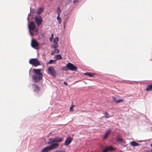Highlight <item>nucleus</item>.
Listing matches in <instances>:
<instances>
[{
  "label": "nucleus",
  "instance_id": "1",
  "mask_svg": "<svg viewBox=\"0 0 152 152\" xmlns=\"http://www.w3.org/2000/svg\"><path fill=\"white\" fill-rule=\"evenodd\" d=\"M33 74L32 76L33 81L34 83H37L42 79L43 75L41 72L40 69H34Z\"/></svg>",
  "mask_w": 152,
  "mask_h": 152
},
{
  "label": "nucleus",
  "instance_id": "2",
  "mask_svg": "<svg viewBox=\"0 0 152 152\" xmlns=\"http://www.w3.org/2000/svg\"><path fill=\"white\" fill-rule=\"evenodd\" d=\"M28 26L31 36H32L34 34V32H37V30L36 29L35 25L33 22H31L29 25L28 24Z\"/></svg>",
  "mask_w": 152,
  "mask_h": 152
},
{
  "label": "nucleus",
  "instance_id": "3",
  "mask_svg": "<svg viewBox=\"0 0 152 152\" xmlns=\"http://www.w3.org/2000/svg\"><path fill=\"white\" fill-rule=\"evenodd\" d=\"M59 144L57 143H53L50 145L46 147L43 149L42 152H48L49 151L55 149L58 146Z\"/></svg>",
  "mask_w": 152,
  "mask_h": 152
},
{
  "label": "nucleus",
  "instance_id": "4",
  "mask_svg": "<svg viewBox=\"0 0 152 152\" xmlns=\"http://www.w3.org/2000/svg\"><path fill=\"white\" fill-rule=\"evenodd\" d=\"M63 140V138H61L59 137L55 138H51L49 139L47 143L50 144L54 142H61Z\"/></svg>",
  "mask_w": 152,
  "mask_h": 152
},
{
  "label": "nucleus",
  "instance_id": "5",
  "mask_svg": "<svg viewBox=\"0 0 152 152\" xmlns=\"http://www.w3.org/2000/svg\"><path fill=\"white\" fill-rule=\"evenodd\" d=\"M65 67H66L68 69L72 71H76L77 69V67L76 66L70 63H68L65 67H63L64 70H66L65 69Z\"/></svg>",
  "mask_w": 152,
  "mask_h": 152
},
{
  "label": "nucleus",
  "instance_id": "6",
  "mask_svg": "<svg viewBox=\"0 0 152 152\" xmlns=\"http://www.w3.org/2000/svg\"><path fill=\"white\" fill-rule=\"evenodd\" d=\"M29 63L34 65L35 66L40 65L39 61L37 58H33L30 59L29 61Z\"/></svg>",
  "mask_w": 152,
  "mask_h": 152
},
{
  "label": "nucleus",
  "instance_id": "7",
  "mask_svg": "<svg viewBox=\"0 0 152 152\" xmlns=\"http://www.w3.org/2000/svg\"><path fill=\"white\" fill-rule=\"evenodd\" d=\"M35 22L38 26H39L41 24L42 20L41 17L38 15L35 17Z\"/></svg>",
  "mask_w": 152,
  "mask_h": 152
},
{
  "label": "nucleus",
  "instance_id": "8",
  "mask_svg": "<svg viewBox=\"0 0 152 152\" xmlns=\"http://www.w3.org/2000/svg\"><path fill=\"white\" fill-rule=\"evenodd\" d=\"M48 72L49 74L52 75L53 76H55L56 72L53 67H49L48 69Z\"/></svg>",
  "mask_w": 152,
  "mask_h": 152
},
{
  "label": "nucleus",
  "instance_id": "9",
  "mask_svg": "<svg viewBox=\"0 0 152 152\" xmlns=\"http://www.w3.org/2000/svg\"><path fill=\"white\" fill-rule=\"evenodd\" d=\"M31 45L32 47L35 49H37L39 46V44L36 41L33 39L31 40Z\"/></svg>",
  "mask_w": 152,
  "mask_h": 152
},
{
  "label": "nucleus",
  "instance_id": "10",
  "mask_svg": "<svg viewBox=\"0 0 152 152\" xmlns=\"http://www.w3.org/2000/svg\"><path fill=\"white\" fill-rule=\"evenodd\" d=\"M72 140V138L70 137L66 138L64 143V145H68L71 142Z\"/></svg>",
  "mask_w": 152,
  "mask_h": 152
},
{
  "label": "nucleus",
  "instance_id": "11",
  "mask_svg": "<svg viewBox=\"0 0 152 152\" xmlns=\"http://www.w3.org/2000/svg\"><path fill=\"white\" fill-rule=\"evenodd\" d=\"M33 87L34 92H37L39 90V87L37 85L34 84L33 85Z\"/></svg>",
  "mask_w": 152,
  "mask_h": 152
},
{
  "label": "nucleus",
  "instance_id": "12",
  "mask_svg": "<svg viewBox=\"0 0 152 152\" xmlns=\"http://www.w3.org/2000/svg\"><path fill=\"white\" fill-rule=\"evenodd\" d=\"M115 150V148H113L112 146H110L106 147L105 148L103 151L102 152H107L108 150L113 151Z\"/></svg>",
  "mask_w": 152,
  "mask_h": 152
},
{
  "label": "nucleus",
  "instance_id": "13",
  "mask_svg": "<svg viewBox=\"0 0 152 152\" xmlns=\"http://www.w3.org/2000/svg\"><path fill=\"white\" fill-rule=\"evenodd\" d=\"M110 132L111 129H109L106 132L105 134H104V137H103V139H106L108 135L110 133Z\"/></svg>",
  "mask_w": 152,
  "mask_h": 152
},
{
  "label": "nucleus",
  "instance_id": "14",
  "mask_svg": "<svg viewBox=\"0 0 152 152\" xmlns=\"http://www.w3.org/2000/svg\"><path fill=\"white\" fill-rule=\"evenodd\" d=\"M59 11H57V12L58 13V16L57 17V20H58V23L59 24L61 23V18L59 17V15H60V12L61 10H59Z\"/></svg>",
  "mask_w": 152,
  "mask_h": 152
},
{
  "label": "nucleus",
  "instance_id": "15",
  "mask_svg": "<svg viewBox=\"0 0 152 152\" xmlns=\"http://www.w3.org/2000/svg\"><path fill=\"white\" fill-rule=\"evenodd\" d=\"M130 145L134 147L138 146L139 144L135 141H132L130 143Z\"/></svg>",
  "mask_w": 152,
  "mask_h": 152
},
{
  "label": "nucleus",
  "instance_id": "16",
  "mask_svg": "<svg viewBox=\"0 0 152 152\" xmlns=\"http://www.w3.org/2000/svg\"><path fill=\"white\" fill-rule=\"evenodd\" d=\"M54 58H55L56 60H58L59 59H62V57L61 56L60 54L56 55L54 56Z\"/></svg>",
  "mask_w": 152,
  "mask_h": 152
},
{
  "label": "nucleus",
  "instance_id": "17",
  "mask_svg": "<svg viewBox=\"0 0 152 152\" xmlns=\"http://www.w3.org/2000/svg\"><path fill=\"white\" fill-rule=\"evenodd\" d=\"M113 101L116 103H119L123 101V100L122 99L116 100L115 98L114 97H113Z\"/></svg>",
  "mask_w": 152,
  "mask_h": 152
},
{
  "label": "nucleus",
  "instance_id": "18",
  "mask_svg": "<svg viewBox=\"0 0 152 152\" xmlns=\"http://www.w3.org/2000/svg\"><path fill=\"white\" fill-rule=\"evenodd\" d=\"M84 75H88L90 77H92L94 75V74L92 73L86 72L84 74Z\"/></svg>",
  "mask_w": 152,
  "mask_h": 152
},
{
  "label": "nucleus",
  "instance_id": "19",
  "mask_svg": "<svg viewBox=\"0 0 152 152\" xmlns=\"http://www.w3.org/2000/svg\"><path fill=\"white\" fill-rule=\"evenodd\" d=\"M58 43H54L52 46L51 48L55 49L56 48H58Z\"/></svg>",
  "mask_w": 152,
  "mask_h": 152
},
{
  "label": "nucleus",
  "instance_id": "20",
  "mask_svg": "<svg viewBox=\"0 0 152 152\" xmlns=\"http://www.w3.org/2000/svg\"><path fill=\"white\" fill-rule=\"evenodd\" d=\"M152 89V84L151 85H150L148 86V87L146 89V90L147 91H149L151 90Z\"/></svg>",
  "mask_w": 152,
  "mask_h": 152
},
{
  "label": "nucleus",
  "instance_id": "21",
  "mask_svg": "<svg viewBox=\"0 0 152 152\" xmlns=\"http://www.w3.org/2000/svg\"><path fill=\"white\" fill-rule=\"evenodd\" d=\"M116 140L117 141L119 142H122L123 141V140L119 136H117L116 137Z\"/></svg>",
  "mask_w": 152,
  "mask_h": 152
},
{
  "label": "nucleus",
  "instance_id": "22",
  "mask_svg": "<svg viewBox=\"0 0 152 152\" xmlns=\"http://www.w3.org/2000/svg\"><path fill=\"white\" fill-rule=\"evenodd\" d=\"M58 41V37H56L53 40V43H57V42Z\"/></svg>",
  "mask_w": 152,
  "mask_h": 152
},
{
  "label": "nucleus",
  "instance_id": "23",
  "mask_svg": "<svg viewBox=\"0 0 152 152\" xmlns=\"http://www.w3.org/2000/svg\"><path fill=\"white\" fill-rule=\"evenodd\" d=\"M104 114L105 115V116L106 118H110V116L109 115L107 112H105L104 113Z\"/></svg>",
  "mask_w": 152,
  "mask_h": 152
},
{
  "label": "nucleus",
  "instance_id": "24",
  "mask_svg": "<svg viewBox=\"0 0 152 152\" xmlns=\"http://www.w3.org/2000/svg\"><path fill=\"white\" fill-rule=\"evenodd\" d=\"M55 63V61L53 60H50L48 62V64H53Z\"/></svg>",
  "mask_w": 152,
  "mask_h": 152
},
{
  "label": "nucleus",
  "instance_id": "25",
  "mask_svg": "<svg viewBox=\"0 0 152 152\" xmlns=\"http://www.w3.org/2000/svg\"><path fill=\"white\" fill-rule=\"evenodd\" d=\"M54 51L55 53H58L59 52V50L58 49H56V48L55 49Z\"/></svg>",
  "mask_w": 152,
  "mask_h": 152
},
{
  "label": "nucleus",
  "instance_id": "26",
  "mask_svg": "<svg viewBox=\"0 0 152 152\" xmlns=\"http://www.w3.org/2000/svg\"><path fill=\"white\" fill-rule=\"evenodd\" d=\"M74 105H72V106L70 107V111H72L73 110H72V109L73 108V107L74 106Z\"/></svg>",
  "mask_w": 152,
  "mask_h": 152
},
{
  "label": "nucleus",
  "instance_id": "27",
  "mask_svg": "<svg viewBox=\"0 0 152 152\" xmlns=\"http://www.w3.org/2000/svg\"><path fill=\"white\" fill-rule=\"evenodd\" d=\"M54 152H66L64 151H62L61 150H58L55 151Z\"/></svg>",
  "mask_w": 152,
  "mask_h": 152
},
{
  "label": "nucleus",
  "instance_id": "28",
  "mask_svg": "<svg viewBox=\"0 0 152 152\" xmlns=\"http://www.w3.org/2000/svg\"><path fill=\"white\" fill-rule=\"evenodd\" d=\"M43 10H38V12H37V13L39 14L42 13L43 12Z\"/></svg>",
  "mask_w": 152,
  "mask_h": 152
},
{
  "label": "nucleus",
  "instance_id": "29",
  "mask_svg": "<svg viewBox=\"0 0 152 152\" xmlns=\"http://www.w3.org/2000/svg\"><path fill=\"white\" fill-rule=\"evenodd\" d=\"M73 3L74 4L77 3L78 2L77 0H75L73 1Z\"/></svg>",
  "mask_w": 152,
  "mask_h": 152
},
{
  "label": "nucleus",
  "instance_id": "30",
  "mask_svg": "<svg viewBox=\"0 0 152 152\" xmlns=\"http://www.w3.org/2000/svg\"><path fill=\"white\" fill-rule=\"evenodd\" d=\"M55 52H54V51H52L51 53V55H54V54L55 53Z\"/></svg>",
  "mask_w": 152,
  "mask_h": 152
},
{
  "label": "nucleus",
  "instance_id": "31",
  "mask_svg": "<svg viewBox=\"0 0 152 152\" xmlns=\"http://www.w3.org/2000/svg\"><path fill=\"white\" fill-rule=\"evenodd\" d=\"M43 8L42 7H40V8H39L38 10H43Z\"/></svg>",
  "mask_w": 152,
  "mask_h": 152
},
{
  "label": "nucleus",
  "instance_id": "32",
  "mask_svg": "<svg viewBox=\"0 0 152 152\" xmlns=\"http://www.w3.org/2000/svg\"><path fill=\"white\" fill-rule=\"evenodd\" d=\"M64 84L66 86L67 85V83H66V82H64Z\"/></svg>",
  "mask_w": 152,
  "mask_h": 152
},
{
  "label": "nucleus",
  "instance_id": "33",
  "mask_svg": "<svg viewBox=\"0 0 152 152\" xmlns=\"http://www.w3.org/2000/svg\"><path fill=\"white\" fill-rule=\"evenodd\" d=\"M58 10H60V8H58Z\"/></svg>",
  "mask_w": 152,
  "mask_h": 152
},
{
  "label": "nucleus",
  "instance_id": "34",
  "mask_svg": "<svg viewBox=\"0 0 152 152\" xmlns=\"http://www.w3.org/2000/svg\"><path fill=\"white\" fill-rule=\"evenodd\" d=\"M151 146L152 147V144L151 145Z\"/></svg>",
  "mask_w": 152,
  "mask_h": 152
},
{
  "label": "nucleus",
  "instance_id": "35",
  "mask_svg": "<svg viewBox=\"0 0 152 152\" xmlns=\"http://www.w3.org/2000/svg\"><path fill=\"white\" fill-rule=\"evenodd\" d=\"M28 18H29L28 17V18H27V20H28Z\"/></svg>",
  "mask_w": 152,
  "mask_h": 152
},
{
  "label": "nucleus",
  "instance_id": "36",
  "mask_svg": "<svg viewBox=\"0 0 152 152\" xmlns=\"http://www.w3.org/2000/svg\"><path fill=\"white\" fill-rule=\"evenodd\" d=\"M151 151H152V149H151Z\"/></svg>",
  "mask_w": 152,
  "mask_h": 152
},
{
  "label": "nucleus",
  "instance_id": "37",
  "mask_svg": "<svg viewBox=\"0 0 152 152\" xmlns=\"http://www.w3.org/2000/svg\"><path fill=\"white\" fill-rule=\"evenodd\" d=\"M149 152V151H148V152Z\"/></svg>",
  "mask_w": 152,
  "mask_h": 152
}]
</instances>
